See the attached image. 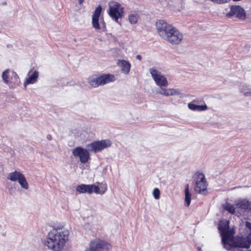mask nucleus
<instances>
[{
    "instance_id": "nucleus-20",
    "label": "nucleus",
    "mask_w": 251,
    "mask_h": 251,
    "mask_svg": "<svg viewBox=\"0 0 251 251\" xmlns=\"http://www.w3.org/2000/svg\"><path fill=\"white\" fill-rule=\"evenodd\" d=\"M20 83V79L17 74L12 71L10 72V79L8 84L10 88H14L16 85H18Z\"/></svg>"
},
{
    "instance_id": "nucleus-7",
    "label": "nucleus",
    "mask_w": 251,
    "mask_h": 251,
    "mask_svg": "<svg viewBox=\"0 0 251 251\" xmlns=\"http://www.w3.org/2000/svg\"><path fill=\"white\" fill-rule=\"evenodd\" d=\"M102 7L99 5L96 8L94 13L92 16V24L93 27L96 30H101L104 31L106 28L105 24L102 18L100 20V16L101 13Z\"/></svg>"
},
{
    "instance_id": "nucleus-14",
    "label": "nucleus",
    "mask_w": 251,
    "mask_h": 251,
    "mask_svg": "<svg viewBox=\"0 0 251 251\" xmlns=\"http://www.w3.org/2000/svg\"><path fill=\"white\" fill-rule=\"evenodd\" d=\"M165 86L160 87V88L156 90L157 94L164 95L165 96H176L180 94V92L178 89L165 88Z\"/></svg>"
},
{
    "instance_id": "nucleus-22",
    "label": "nucleus",
    "mask_w": 251,
    "mask_h": 251,
    "mask_svg": "<svg viewBox=\"0 0 251 251\" xmlns=\"http://www.w3.org/2000/svg\"><path fill=\"white\" fill-rule=\"evenodd\" d=\"M12 71L9 69H6L2 73V78L3 82L8 85L10 82V72H12Z\"/></svg>"
},
{
    "instance_id": "nucleus-5",
    "label": "nucleus",
    "mask_w": 251,
    "mask_h": 251,
    "mask_svg": "<svg viewBox=\"0 0 251 251\" xmlns=\"http://www.w3.org/2000/svg\"><path fill=\"white\" fill-rule=\"evenodd\" d=\"M193 177L195 181L194 186L195 192L200 194L205 195L207 193V183L204 174L197 172L194 174Z\"/></svg>"
},
{
    "instance_id": "nucleus-2",
    "label": "nucleus",
    "mask_w": 251,
    "mask_h": 251,
    "mask_svg": "<svg viewBox=\"0 0 251 251\" xmlns=\"http://www.w3.org/2000/svg\"><path fill=\"white\" fill-rule=\"evenodd\" d=\"M111 141L109 139L95 141L86 145V149L80 147L73 149L72 153L75 157H79L80 162L83 164L87 163L90 159L89 152H98L110 147Z\"/></svg>"
},
{
    "instance_id": "nucleus-28",
    "label": "nucleus",
    "mask_w": 251,
    "mask_h": 251,
    "mask_svg": "<svg viewBox=\"0 0 251 251\" xmlns=\"http://www.w3.org/2000/svg\"><path fill=\"white\" fill-rule=\"evenodd\" d=\"M230 0H214V2L217 4H224L228 2Z\"/></svg>"
},
{
    "instance_id": "nucleus-6",
    "label": "nucleus",
    "mask_w": 251,
    "mask_h": 251,
    "mask_svg": "<svg viewBox=\"0 0 251 251\" xmlns=\"http://www.w3.org/2000/svg\"><path fill=\"white\" fill-rule=\"evenodd\" d=\"M123 12V8L119 3L116 1L109 2L108 14L116 22L118 23V19L122 18Z\"/></svg>"
},
{
    "instance_id": "nucleus-33",
    "label": "nucleus",
    "mask_w": 251,
    "mask_h": 251,
    "mask_svg": "<svg viewBox=\"0 0 251 251\" xmlns=\"http://www.w3.org/2000/svg\"><path fill=\"white\" fill-rule=\"evenodd\" d=\"M3 4H4V5L6 4V2H3Z\"/></svg>"
},
{
    "instance_id": "nucleus-4",
    "label": "nucleus",
    "mask_w": 251,
    "mask_h": 251,
    "mask_svg": "<svg viewBox=\"0 0 251 251\" xmlns=\"http://www.w3.org/2000/svg\"><path fill=\"white\" fill-rule=\"evenodd\" d=\"M218 229L222 236V243L226 249L231 251H241V249L237 247L243 248L238 245L239 240L243 237L236 239V241L233 240L232 233L228 230V221H225L219 224Z\"/></svg>"
},
{
    "instance_id": "nucleus-8",
    "label": "nucleus",
    "mask_w": 251,
    "mask_h": 251,
    "mask_svg": "<svg viewBox=\"0 0 251 251\" xmlns=\"http://www.w3.org/2000/svg\"><path fill=\"white\" fill-rule=\"evenodd\" d=\"M7 178L11 181H18L21 187L25 190H27L29 188L25 176L20 172L15 171L10 173Z\"/></svg>"
},
{
    "instance_id": "nucleus-3",
    "label": "nucleus",
    "mask_w": 251,
    "mask_h": 251,
    "mask_svg": "<svg viewBox=\"0 0 251 251\" xmlns=\"http://www.w3.org/2000/svg\"><path fill=\"white\" fill-rule=\"evenodd\" d=\"M156 26L159 36L172 45H179L183 40V36L177 29L164 20H158Z\"/></svg>"
},
{
    "instance_id": "nucleus-9",
    "label": "nucleus",
    "mask_w": 251,
    "mask_h": 251,
    "mask_svg": "<svg viewBox=\"0 0 251 251\" xmlns=\"http://www.w3.org/2000/svg\"><path fill=\"white\" fill-rule=\"evenodd\" d=\"M111 248L110 244L106 241L96 239L90 243V247L85 251H100V250L108 251Z\"/></svg>"
},
{
    "instance_id": "nucleus-23",
    "label": "nucleus",
    "mask_w": 251,
    "mask_h": 251,
    "mask_svg": "<svg viewBox=\"0 0 251 251\" xmlns=\"http://www.w3.org/2000/svg\"><path fill=\"white\" fill-rule=\"evenodd\" d=\"M240 92L245 97H251V87L249 85H243L240 88Z\"/></svg>"
},
{
    "instance_id": "nucleus-15",
    "label": "nucleus",
    "mask_w": 251,
    "mask_h": 251,
    "mask_svg": "<svg viewBox=\"0 0 251 251\" xmlns=\"http://www.w3.org/2000/svg\"><path fill=\"white\" fill-rule=\"evenodd\" d=\"M98 77L99 86L112 82L115 79L114 76L110 74L103 75L98 76Z\"/></svg>"
},
{
    "instance_id": "nucleus-32",
    "label": "nucleus",
    "mask_w": 251,
    "mask_h": 251,
    "mask_svg": "<svg viewBox=\"0 0 251 251\" xmlns=\"http://www.w3.org/2000/svg\"><path fill=\"white\" fill-rule=\"evenodd\" d=\"M84 1V0H78L79 3L80 4H82Z\"/></svg>"
},
{
    "instance_id": "nucleus-21",
    "label": "nucleus",
    "mask_w": 251,
    "mask_h": 251,
    "mask_svg": "<svg viewBox=\"0 0 251 251\" xmlns=\"http://www.w3.org/2000/svg\"><path fill=\"white\" fill-rule=\"evenodd\" d=\"M185 205L188 207L190 204L191 200V194L189 191V186L187 184L185 186Z\"/></svg>"
},
{
    "instance_id": "nucleus-10",
    "label": "nucleus",
    "mask_w": 251,
    "mask_h": 251,
    "mask_svg": "<svg viewBox=\"0 0 251 251\" xmlns=\"http://www.w3.org/2000/svg\"><path fill=\"white\" fill-rule=\"evenodd\" d=\"M150 72L157 85L162 87L168 85L167 78L161 72L154 68H150Z\"/></svg>"
},
{
    "instance_id": "nucleus-26",
    "label": "nucleus",
    "mask_w": 251,
    "mask_h": 251,
    "mask_svg": "<svg viewBox=\"0 0 251 251\" xmlns=\"http://www.w3.org/2000/svg\"><path fill=\"white\" fill-rule=\"evenodd\" d=\"M224 208L231 214H234L235 212V207L230 203H226L224 206Z\"/></svg>"
},
{
    "instance_id": "nucleus-30",
    "label": "nucleus",
    "mask_w": 251,
    "mask_h": 251,
    "mask_svg": "<svg viewBox=\"0 0 251 251\" xmlns=\"http://www.w3.org/2000/svg\"><path fill=\"white\" fill-rule=\"evenodd\" d=\"M136 58L137 59H138L139 60H141L142 59V56L139 54L137 55L136 56Z\"/></svg>"
},
{
    "instance_id": "nucleus-24",
    "label": "nucleus",
    "mask_w": 251,
    "mask_h": 251,
    "mask_svg": "<svg viewBox=\"0 0 251 251\" xmlns=\"http://www.w3.org/2000/svg\"><path fill=\"white\" fill-rule=\"evenodd\" d=\"M88 82L93 87H97L99 86L98 76L89 77L88 78Z\"/></svg>"
},
{
    "instance_id": "nucleus-29",
    "label": "nucleus",
    "mask_w": 251,
    "mask_h": 251,
    "mask_svg": "<svg viewBox=\"0 0 251 251\" xmlns=\"http://www.w3.org/2000/svg\"><path fill=\"white\" fill-rule=\"evenodd\" d=\"M246 227L249 229L250 230H251V223L249 222H246Z\"/></svg>"
},
{
    "instance_id": "nucleus-16",
    "label": "nucleus",
    "mask_w": 251,
    "mask_h": 251,
    "mask_svg": "<svg viewBox=\"0 0 251 251\" xmlns=\"http://www.w3.org/2000/svg\"><path fill=\"white\" fill-rule=\"evenodd\" d=\"M31 72V70L29 71L28 73V77L26 78L24 82V86L25 87H26V85L28 84L35 83L37 80V78L39 76L38 72L34 71L31 75H29Z\"/></svg>"
},
{
    "instance_id": "nucleus-31",
    "label": "nucleus",
    "mask_w": 251,
    "mask_h": 251,
    "mask_svg": "<svg viewBox=\"0 0 251 251\" xmlns=\"http://www.w3.org/2000/svg\"><path fill=\"white\" fill-rule=\"evenodd\" d=\"M47 138L48 140H51V135H47Z\"/></svg>"
},
{
    "instance_id": "nucleus-1",
    "label": "nucleus",
    "mask_w": 251,
    "mask_h": 251,
    "mask_svg": "<svg viewBox=\"0 0 251 251\" xmlns=\"http://www.w3.org/2000/svg\"><path fill=\"white\" fill-rule=\"evenodd\" d=\"M69 233L63 225H54L48 233L44 244L53 251H61L68 240Z\"/></svg>"
},
{
    "instance_id": "nucleus-27",
    "label": "nucleus",
    "mask_w": 251,
    "mask_h": 251,
    "mask_svg": "<svg viewBox=\"0 0 251 251\" xmlns=\"http://www.w3.org/2000/svg\"><path fill=\"white\" fill-rule=\"evenodd\" d=\"M160 191L159 189L155 188L152 191V194L155 199L158 200L160 197Z\"/></svg>"
},
{
    "instance_id": "nucleus-18",
    "label": "nucleus",
    "mask_w": 251,
    "mask_h": 251,
    "mask_svg": "<svg viewBox=\"0 0 251 251\" xmlns=\"http://www.w3.org/2000/svg\"><path fill=\"white\" fill-rule=\"evenodd\" d=\"M238 245L246 249L251 248L250 251H251V233L246 238H241Z\"/></svg>"
},
{
    "instance_id": "nucleus-13",
    "label": "nucleus",
    "mask_w": 251,
    "mask_h": 251,
    "mask_svg": "<svg viewBox=\"0 0 251 251\" xmlns=\"http://www.w3.org/2000/svg\"><path fill=\"white\" fill-rule=\"evenodd\" d=\"M235 206L236 208L240 209L242 213H244L247 210H251V202L245 199H240L237 200L235 202Z\"/></svg>"
},
{
    "instance_id": "nucleus-12",
    "label": "nucleus",
    "mask_w": 251,
    "mask_h": 251,
    "mask_svg": "<svg viewBox=\"0 0 251 251\" xmlns=\"http://www.w3.org/2000/svg\"><path fill=\"white\" fill-rule=\"evenodd\" d=\"M235 15L240 19H245L246 13L244 9L239 5H232L230 7V11L226 14L227 17H231Z\"/></svg>"
},
{
    "instance_id": "nucleus-19",
    "label": "nucleus",
    "mask_w": 251,
    "mask_h": 251,
    "mask_svg": "<svg viewBox=\"0 0 251 251\" xmlns=\"http://www.w3.org/2000/svg\"><path fill=\"white\" fill-rule=\"evenodd\" d=\"M196 102L197 101L194 100L192 102L189 103L188 104V108L192 110L197 111H202L208 109V107L205 104L204 105H199L194 103V102Z\"/></svg>"
},
{
    "instance_id": "nucleus-11",
    "label": "nucleus",
    "mask_w": 251,
    "mask_h": 251,
    "mask_svg": "<svg viewBox=\"0 0 251 251\" xmlns=\"http://www.w3.org/2000/svg\"><path fill=\"white\" fill-rule=\"evenodd\" d=\"M76 190L79 193H88L92 194L95 193L96 194H103L100 192V188L95 184H80L77 186Z\"/></svg>"
},
{
    "instance_id": "nucleus-17",
    "label": "nucleus",
    "mask_w": 251,
    "mask_h": 251,
    "mask_svg": "<svg viewBox=\"0 0 251 251\" xmlns=\"http://www.w3.org/2000/svg\"><path fill=\"white\" fill-rule=\"evenodd\" d=\"M117 65L121 68L122 73L126 74L129 73L131 67V65L128 61L125 60H119L117 62Z\"/></svg>"
},
{
    "instance_id": "nucleus-25",
    "label": "nucleus",
    "mask_w": 251,
    "mask_h": 251,
    "mask_svg": "<svg viewBox=\"0 0 251 251\" xmlns=\"http://www.w3.org/2000/svg\"><path fill=\"white\" fill-rule=\"evenodd\" d=\"M139 17V15L137 13L130 14L128 16V21L131 24H136L137 23Z\"/></svg>"
}]
</instances>
